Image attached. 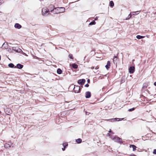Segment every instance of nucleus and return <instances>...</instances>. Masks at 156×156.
Segmentation results:
<instances>
[{"mask_svg": "<svg viewBox=\"0 0 156 156\" xmlns=\"http://www.w3.org/2000/svg\"><path fill=\"white\" fill-rule=\"evenodd\" d=\"M65 9L64 7L54 8L51 10V12L54 14H58L59 13H62L65 11Z\"/></svg>", "mask_w": 156, "mask_h": 156, "instance_id": "nucleus-1", "label": "nucleus"}, {"mask_svg": "<svg viewBox=\"0 0 156 156\" xmlns=\"http://www.w3.org/2000/svg\"><path fill=\"white\" fill-rule=\"evenodd\" d=\"M49 11V9L46 7L42 9V14L43 16H46L49 14L48 13Z\"/></svg>", "mask_w": 156, "mask_h": 156, "instance_id": "nucleus-2", "label": "nucleus"}, {"mask_svg": "<svg viewBox=\"0 0 156 156\" xmlns=\"http://www.w3.org/2000/svg\"><path fill=\"white\" fill-rule=\"evenodd\" d=\"M80 90V87L78 86L74 85L73 88V90L75 93H78L79 92Z\"/></svg>", "mask_w": 156, "mask_h": 156, "instance_id": "nucleus-3", "label": "nucleus"}, {"mask_svg": "<svg viewBox=\"0 0 156 156\" xmlns=\"http://www.w3.org/2000/svg\"><path fill=\"white\" fill-rule=\"evenodd\" d=\"M12 50L17 52H20L22 51L21 49L18 47H13Z\"/></svg>", "mask_w": 156, "mask_h": 156, "instance_id": "nucleus-4", "label": "nucleus"}, {"mask_svg": "<svg viewBox=\"0 0 156 156\" xmlns=\"http://www.w3.org/2000/svg\"><path fill=\"white\" fill-rule=\"evenodd\" d=\"M114 141L115 142H121L122 140L120 138L117 136H114Z\"/></svg>", "mask_w": 156, "mask_h": 156, "instance_id": "nucleus-5", "label": "nucleus"}, {"mask_svg": "<svg viewBox=\"0 0 156 156\" xmlns=\"http://www.w3.org/2000/svg\"><path fill=\"white\" fill-rule=\"evenodd\" d=\"M85 82V80L84 79H80L78 81L77 83H78L81 85H83Z\"/></svg>", "mask_w": 156, "mask_h": 156, "instance_id": "nucleus-6", "label": "nucleus"}, {"mask_svg": "<svg viewBox=\"0 0 156 156\" xmlns=\"http://www.w3.org/2000/svg\"><path fill=\"white\" fill-rule=\"evenodd\" d=\"M135 69V67L133 66H131L129 69V72L130 73H134Z\"/></svg>", "mask_w": 156, "mask_h": 156, "instance_id": "nucleus-7", "label": "nucleus"}, {"mask_svg": "<svg viewBox=\"0 0 156 156\" xmlns=\"http://www.w3.org/2000/svg\"><path fill=\"white\" fill-rule=\"evenodd\" d=\"M91 93L89 91H87L85 93V97L86 98H89L91 97Z\"/></svg>", "mask_w": 156, "mask_h": 156, "instance_id": "nucleus-8", "label": "nucleus"}, {"mask_svg": "<svg viewBox=\"0 0 156 156\" xmlns=\"http://www.w3.org/2000/svg\"><path fill=\"white\" fill-rule=\"evenodd\" d=\"M23 67V66L20 64H18L16 65V66H15L14 67V68H17L19 69H21Z\"/></svg>", "mask_w": 156, "mask_h": 156, "instance_id": "nucleus-9", "label": "nucleus"}, {"mask_svg": "<svg viewBox=\"0 0 156 156\" xmlns=\"http://www.w3.org/2000/svg\"><path fill=\"white\" fill-rule=\"evenodd\" d=\"M110 62L109 61H108L107 62V64L105 66L107 69H108L110 67Z\"/></svg>", "mask_w": 156, "mask_h": 156, "instance_id": "nucleus-10", "label": "nucleus"}, {"mask_svg": "<svg viewBox=\"0 0 156 156\" xmlns=\"http://www.w3.org/2000/svg\"><path fill=\"white\" fill-rule=\"evenodd\" d=\"M14 27L16 28H17L18 29L21 28L22 27L18 23H16Z\"/></svg>", "mask_w": 156, "mask_h": 156, "instance_id": "nucleus-11", "label": "nucleus"}, {"mask_svg": "<svg viewBox=\"0 0 156 156\" xmlns=\"http://www.w3.org/2000/svg\"><path fill=\"white\" fill-rule=\"evenodd\" d=\"M118 118H115V119H108V121H109L111 122H115L117 121V119H118Z\"/></svg>", "mask_w": 156, "mask_h": 156, "instance_id": "nucleus-12", "label": "nucleus"}, {"mask_svg": "<svg viewBox=\"0 0 156 156\" xmlns=\"http://www.w3.org/2000/svg\"><path fill=\"white\" fill-rule=\"evenodd\" d=\"M130 147H132L133 148V151H135L136 150V147L134 145H130L129 146Z\"/></svg>", "mask_w": 156, "mask_h": 156, "instance_id": "nucleus-13", "label": "nucleus"}, {"mask_svg": "<svg viewBox=\"0 0 156 156\" xmlns=\"http://www.w3.org/2000/svg\"><path fill=\"white\" fill-rule=\"evenodd\" d=\"M148 83H144L143 84V88H146L148 86Z\"/></svg>", "mask_w": 156, "mask_h": 156, "instance_id": "nucleus-14", "label": "nucleus"}, {"mask_svg": "<svg viewBox=\"0 0 156 156\" xmlns=\"http://www.w3.org/2000/svg\"><path fill=\"white\" fill-rule=\"evenodd\" d=\"M144 36L138 35L136 36V38L139 39H142L144 37Z\"/></svg>", "mask_w": 156, "mask_h": 156, "instance_id": "nucleus-15", "label": "nucleus"}, {"mask_svg": "<svg viewBox=\"0 0 156 156\" xmlns=\"http://www.w3.org/2000/svg\"><path fill=\"white\" fill-rule=\"evenodd\" d=\"M57 73L58 74H61L62 73V71L60 69H58L57 71Z\"/></svg>", "mask_w": 156, "mask_h": 156, "instance_id": "nucleus-16", "label": "nucleus"}, {"mask_svg": "<svg viewBox=\"0 0 156 156\" xmlns=\"http://www.w3.org/2000/svg\"><path fill=\"white\" fill-rule=\"evenodd\" d=\"M72 67L73 68L76 69L77 68L78 66L76 64L74 63L72 64Z\"/></svg>", "mask_w": 156, "mask_h": 156, "instance_id": "nucleus-17", "label": "nucleus"}, {"mask_svg": "<svg viewBox=\"0 0 156 156\" xmlns=\"http://www.w3.org/2000/svg\"><path fill=\"white\" fill-rule=\"evenodd\" d=\"M76 141L77 143L80 144L82 142V140L80 138H79L77 139L76 140Z\"/></svg>", "mask_w": 156, "mask_h": 156, "instance_id": "nucleus-18", "label": "nucleus"}, {"mask_svg": "<svg viewBox=\"0 0 156 156\" xmlns=\"http://www.w3.org/2000/svg\"><path fill=\"white\" fill-rule=\"evenodd\" d=\"M8 66H9L10 67V68H14V65L12 63H10V64H9L8 65Z\"/></svg>", "mask_w": 156, "mask_h": 156, "instance_id": "nucleus-19", "label": "nucleus"}, {"mask_svg": "<svg viewBox=\"0 0 156 156\" xmlns=\"http://www.w3.org/2000/svg\"><path fill=\"white\" fill-rule=\"evenodd\" d=\"M107 135H108L113 140H114V136H111L110 135V134L109 133H108L107 134Z\"/></svg>", "mask_w": 156, "mask_h": 156, "instance_id": "nucleus-20", "label": "nucleus"}, {"mask_svg": "<svg viewBox=\"0 0 156 156\" xmlns=\"http://www.w3.org/2000/svg\"><path fill=\"white\" fill-rule=\"evenodd\" d=\"M96 23V22L94 21H93L91 22H90V23H89V25H94Z\"/></svg>", "mask_w": 156, "mask_h": 156, "instance_id": "nucleus-21", "label": "nucleus"}, {"mask_svg": "<svg viewBox=\"0 0 156 156\" xmlns=\"http://www.w3.org/2000/svg\"><path fill=\"white\" fill-rule=\"evenodd\" d=\"M110 5L112 7L114 5V3L112 1H111L110 2Z\"/></svg>", "mask_w": 156, "mask_h": 156, "instance_id": "nucleus-22", "label": "nucleus"}, {"mask_svg": "<svg viewBox=\"0 0 156 156\" xmlns=\"http://www.w3.org/2000/svg\"><path fill=\"white\" fill-rule=\"evenodd\" d=\"M54 6L53 5H51L49 6V9L51 10V9H54Z\"/></svg>", "mask_w": 156, "mask_h": 156, "instance_id": "nucleus-23", "label": "nucleus"}, {"mask_svg": "<svg viewBox=\"0 0 156 156\" xmlns=\"http://www.w3.org/2000/svg\"><path fill=\"white\" fill-rule=\"evenodd\" d=\"M69 57L71 59H73V55L72 54H69Z\"/></svg>", "mask_w": 156, "mask_h": 156, "instance_id": "nucleus-24", "label": "nucleus"}, {"mask_svg": "<svg viewBox=\"0 0 156 156\" xmlns=\"http://www.w3.org/2000/svg\"><path fill=\"white\" fill-rule=\"evenodd\" d=\"M68 145V144L67 143H63V146H64V147H65L66 146H67Z\"/></svg>", "mask_w": 156, "mask_h": 156, "instance_id": "nucleus-25", "label": "nucleus"}, {"mask_svg": "<svg viewBox=\"0 0 156 156\" xmlns=\"http://www.w3.org/2000/svg\"><path fill=\"white\" fill-rule=\"evenodd\" d=\"M135 109V108H131V109H129V110H128V111L129 112H131V111H133Z\"/></svg>", "mask_w": 156, "mask_h": 156, "instance_id": "nucleus-26", "label": "nucleus"}, {"mask_svg": "<svg viewBox=\"0 0 156 156\" xmlns=\"http://www.w3.org/2000/svg\"><path fill=\"white\" fill-rule=\"evenodd\" d=\"M140 11H136V12H133V15H137V14H138V13H136V12H140Z\"/></svg>", "mask_w": 156, "mask_h": 156, "instance_id": "nucleus-27", "label": "nucleus"}, {"mask_svg": "<svg viewBox=\"0 0 156 156\" xmlns=\"http://www.w3.org/2000/svg\"><path fill=\"white\" fill-rule=\"evenodd\" d=\"M131 17V13H130L128 16V17H127V18H126V20H128V19H129V18H130V17Z\"/></svg>", "mask_w": 156, "mask_h": 156, "instance_id": "nucleus-28", "label": "nucleus"}, {"mask_svg": "<svg viewBox=\"0 0 156 156\" xmlns=\"http://www.w3.org/2000/svg\"><path fill=\"white\" fill-rule=\"evenodd\" d=\"M7 45V42H5L3 43V44L2 45V47H3L4 45H6V46Z\"/></svg>", "mask_w": 156, "mask_h": 156, "instance_id": "nucleus-29", "label": "nucleus"}, {"mask_svg": "<svg viewBox=\"0 0 156 156\" xmlns=\"http://www.w3.org/2000/svg\"><path fill=\"white\" fill-rule=\"evenodd\" d=\"M108 132L109 133H111L112 134H114V133L111 131V129H110Z\"/></svg>", "mask_w": 156, "mask_h": 156, "instance_id": "nucleus-30", "label": "nucleus"}, {"mask_svg": "<svg viewBox=\"0 0 156 156\" xmlns=\"http://www.w3.org/2000/svg\"><path fill=\"white\" fill-rule=\"evenodd\" d=\"M117 58H113V61L114 62H115L116 61H117Z\"/></svg>", "mask_w": 156, "mask_h": 156, "instance_id": "nucleus-31", "label": "nucleus"}, {"mask_svg": "<svg viewBox=\"0 0 156 156\" xmlns=\"http://www.w3.org/2000/svg\"><path fill=\"white\" fill-rule=\"evenodd\" d=\"M153 153L154 154H156V149H154V150Z\"/></svg>", "mask_w": 156, "mask_h": 156, "instance_id": "nucleus-32", "label": "nucleus"}, {"mask_svg": "<svg viewBox=\"0 0 156 156\" xmlns=\"http://www.w3.org/2000/svg\"><path fill=\"white\" fill-rule=\"evenodd\" d=\"M3 0H0V4H1L2 3H3Z\"/></svg>", "mask_w": 156, "mask_h": 156, "instance_id": "nucleus-33", "label": "nucleus"}, {"mask_svg": "<svg viewBox=\"0 0 156 156\" xmlns=\"http://www.w3.org/2000/svg\"><path fill=\"white\" fill-rule=\"evenodd\" d=\"M89 86V85L88 84H87L85 85V87H88Z\"/></svg>", "mask_w": 156, "mask_h": 156, "instance_id": "nucleus-34", "label": "nucleus"}, {"mask_svg": "<svg viewBox=\"0 0 156 156\" xmlns=\"http://www.w3.org/2000/svg\"><path fill=\"white\" fill-rule=\"evenodd\" d=\"M129 156H136L134 154H131V155H129Z\"/></svg>", "mask_w": 156, "mask_h": 156, "instance_id": "nucleus-35", "label": "nucleus"}, {"mask_svg": "<svg viewBox=\"0 0 156 156\" xmlns=\"http://www.w3.org/2000/svg\"><path fill=\"white\" fill-rule=\"evenodd\" d=\"M99 68V67L98 66H96L95 68V69H98Z\"/></svg>", "mask_w": 156, "mask_h": 156, "instance_id": "nucleus-36", "label": "nucleus"}, {"mask_svg": "<svg viewBox=\"0 0 156 156\" xmlns=\"http://www.w3.org/2000/svg\"><path fill=\"white\" fill-rule=\"evenodd\" d=\"M65 150V147H64L63 148H62V150L63 151H64Z\"/></svg>", "mask_w": 156, "mask_h": 156, "instance_id": "nucleus-37", "label": "nucleus"}, {"mask_svg": "<svg viewBox=\"0 0 156 156\" xmlns=\"http://www.w3.org/2000/svg\"><path fill=\"white\" fill-rule=\"evenodd\" d=\"M94 66H92V67L90 68L91 69H94Z\"/></svg>", "mask_w": 156, "mask_h": 156, "instance_id": "nucleus-38", "label": "nucleus"}, {"mask_svg": "<svg viewBox=\"0 0 156 156\" xmlns=\"http://www.w3.org/2000/svg\"><path fill=\"white\" fill-rule=\"evenodd\" d=\"M87 81L88 82V83H89L90 82V80L89 79H88L87 80Z\"/></svg>", "mask_w": 156, "mask_h": 156, "instance_id": "nucleus-39", "label": "nucleus"}, {"mask_svg": "<svg viewBox=\"0 0 156 156\" xmlns=\"http://www.w3.org/2000/svg\"><path fill=\"white\" fill-rule=\"evenodd\" d=\"M154 86H156V82H155L154 83Z\"/></svg>", "mask_w": 156, "mask_h": 156, "instance_id": "nucleus-40", "label": "nucleus"}, {"mask_svg": "<svg viewBox=\"0 0 156 156\" xmlns=\"http://www.w3.org/2000/svg\"><path fill=\"white\" fill-rule=\"evenodd\" d=\"M114 58H117V56H115L114 57Z\"/></svg>", "mask_w": 156, "mask_h": 156, "instance_id": "nucleus-41", "label": "nucleus"}, {"mask_svg": "<svg viewBox=\"0 0 156 156\" xmlns=\"http://www.w3.org/2000/svg\"><path fill=\"white\" fill-rule=\"evenodd\" d=\"M154 14H156V12L154 13Z\"/></svg>", "mask_w": 156, "mask_h": 156, "instance_id": "nucleus-42", "label": "nucleus"}, {"mask_svg": "<svg viewBox=\"0 0 156 156\" xmlns=\"http://www.w3.org/2000/svg\"><path fill=\"white\" fill-rule=\"evenodd\" d=\"M1 60V56L0 55V60Z\"/></svg>", "mask_w": 156, "mask_h": 156, "instance_id": "nucleus-43", "label": "nucleus"}]
</instances>
